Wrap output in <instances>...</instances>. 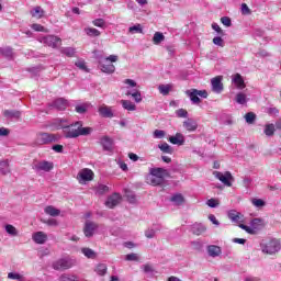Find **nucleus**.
I'll return each instance as SVG.
<instances>
[{
    "instance_id": "16",
    "label": "nucleus",
    "mask_w": 281,
    "mask_h": 281,
    "mask_svg": "<svg viewBox=\"0 0 281 281\" xmlns=\"http://www.w3.org/2000/svg\"><path fill=\"white\" fill-rule=\"evenodd\" d=\"M50 106L57 109V111H65V109L69 106V102L66 99L59 98L55 100Z\"/></svg>"
},
{
    "instance_id": "30",
    "label": "nucleus",
    "mask_w": 281,
    "mask_h": 281,
    "mask_svg": "<svg viewBox=\"0 0 281 281\" xmlns=\"http://www.w3.org/2000/svg\"><path fill=\"white\" fill-rule=\"evenodd\" d=\"M0 175H10V161L8 160L0 161Z\"/></svg>"
},
{
    "instance_id": "39",
    "label": "nucleus",
    "mask_w": 281,
    "mask_h": 281,
    "mask_svg": "<svg viewBox=\"0 0 281 281\" xmlns=\"http://www.w3.org/2000/svg\"><path fill=\"white\" fill-rule=\"evenodd\" d=\"M170 89H172V85H160L158 87V91L162 94V95H168V93H170Z\"/></svg>"
},
{
    "instance_id": "33",
    "label": "nucleus",
    "mask_w": 281,
    "mask_h": 281,
    "mask_svg": "<svg viewBox=\"0 0 281 281\" xmlns=\"http://www.w3.org/2000/svg\"><path fill=\"white\" fill-rule=\"evenodd\" d=\"M166 41V36L161 32H156L153 37L154 45H159L160 43H164Z\"/></svg>"
},
{
    "instance_id": "57",
    "label": "nucleus",
    "mask_w": 281,
    "mask_h": 281,
    "mask_svg": "<svg viewBox=\"0 0 281 281\" xmlns=\"http://www.w3.org/2000/svg\"><path fill=\"white\" fill-rule=\"evenodd\" d=\"M43 223H45V225H49L50 227L58 226V221H56L54 218H49V220L43 221Z\"/></svg>"
},
{
    "instance_id": "27",
    "label": "nucleus",
    "mask_w": 281,
    "mask_h": 281,
    "mask_svg": "<svg viewBox=\"0 0 281 281\" xmlns=\"http://www.w3.org/2000/svg\"><path fill=\"white\" fill-rule=\"evenodd\" d=\"M45 214L48 216H60V210L56 209V206L48 205L44 209Z\"/></svg>"
},
{
    "instance_id": "47",
    "label": "nucleus",
    "mask_w": 281,
    "mask_h": 281,
    "mask_svg": "<svg viewBox=\"0 0 281 281\" xmlns=\"http://www.w3.org/2000/svg\"><path fill=\"white\" fill-rule=\"evenodd\" d=\"M81 252L83 254V256H86V258H94L95 257V251H93V249H91V248H82Z\"/></svg>"
},
{
    "instance_id": "21",
    "label": "nucleus",
    "mask_w": 281,
    "mask_h": 281,
    "mask_svg": "<svg viewBox=\"0 0 281 281\" xmlns=\"http://www.w3.org/2000/svg\"><path fill=\"white\" fill-rule=\"evenodd\" d=\"M207 254L211 256V258H218V256L223 254V250L216 245H210L207 246Z\"/></svg>"
},
{
    "instance_id": "5",
    "label": "nucleus",
    "mask_w": 281,
    "mask_h": 281,
    "mask_svg": "<svg viewBox=\"0 0 281 281\" xmlns=\"http://www.w3.org/2000/svg\"><path fill=\"white\" fill-rule=\"evenodd\" d=\"M238 227H240V229H244V232H246L247 234H258V232H260V229H262V220L260 218H254L250 222V226H247L245 224H239Z\"/></svg>"
},
{
    "instance_id": "40",
    "label": "nucleus",
    "mask_w": 281,
    "mask_h": 281,
    "mask_svg": "<svg viewBox=\"0 0 281 281\" xmlns=\"http://www.w3.org/2000/svg\"><path fill=\"white\" fill-rule=\"evenodd\" d=\"M158 148L161 150V153H166L167 155H172V148L168 145V143L159 144Z\"/></svg>"
},
{
    "instance_id": "23",
    "label": "nucleus",
    "mask_w": 281,
    "mask_h": 281,
    "mask_svg": "<svg viewBox=\"0 0 281 281\" xmlns=\"http://www.w3.org/2000/svg\"><path fill=\"white\" fill-rule=\"evenodd\" d=\"M140 269L144 273H146V276H148V278H154L155 273H157V271H155V267H153V263H145L140 267Z\"/></svg>"
},
{
    "instance_id": "49",
    "label": "nucleus",
    "mask_w": 281,
    "mask_h": 281,
    "mask_svg": "<svg viewBox=\"0 0 281 281\" xmlns=\"http://www.w3.org/2000/svg\"><path fill=\"white\" fill-rule=\"evenodd\" d=\"M251 203H252V205H254L255 207H265V205H267V203L265 202V200H262V199H256V198H254V199L251 200Z\"/></svg>"
},
{
    "instance_id": "11",
    "label": "nucleus",
    "mask_w": 281,
    "mask_h": 281,
    "mask_svg": "<svg viewBox=\"0 0 281 281\" xmlns=\"http://www.w3.org/2000/svg\"><path fill=\"white\" fill-rule=\"evenodd\" d=\"M97 229H98V225L95 224V222L87 221L83 227V234L86 238L93 237V234H95Z\"/></svg>"
},
{
    "instance_id": "36",
    "label": "nucleus",
    "mask_w": 281,
    "mask_h": 281,
    "mask_svg": "<svg viewBox=\"0 0 281 281\" xmlns=\"http://www.w3.org/2000/svg\"><path fill=\"white\" fill-rule=\"evenodd\" d=\"M247 94H245L244 92H239L235 97V102H237V104H247Z\"/></svg>"
},
{
    "instance_id": "50",
    "label": "nucleus",
    "mask_w": 281,
    "mask_h": 281,
    "mask_svg": "<svg viewBox=\"0 0 281 281\" xmlns=\"http://www.w3.org/2000/svg\"><path fill=\"white\" fill-rule=\"evenodd\" d=\"M76 67H78V69H81V71H87L89 72V69L87 68V63H85V60H78L75 63Z\"/></svg>"
},
{
    "instance_id": "52",
    "label": "nucleus",
    "mask_w": 281,
    "mask_h": 281,
    "mask_svg": "<svg viewBox=\"0 0 281 281\" xmlns=\"http://www.w3.org/2000/svg\"><path fill=\"white\" fill-rule=\"evenodd\" d=\"M267 113L268 115H271V117H278L280 110H278V108H268Z\"/></svg>"
},
{
    "instance_id": "32",
    "label": "nucleus",
    "mask_w": 281,
    "mask_h": 281,
    "mask_svg": "<svg viewBox=\"0 0 281 281\" xmlns=\"http://www.w3.org/2000/svg\"><path fill=\"white\" fill-rule=\"evenodd\" d=\"M0 54H2V56H4V58H8L9 60H12V58H14V53L10 47L0 48Z\"/></svg>"
},
{
    "instance_id": "46",
    "label": "nucleus",
    "mask_w": 281,
    "mask_h": 281,
    "mask_svg": "<svg viewBox=\"0 0 281 281\" xmlns=\"http://www.w3.org/2000/svg\"><path fill=\"white\" fill-rule=\"evenodd\" d=\"M92 24L94 25V27H106V21H104V19H95L92 21Z\"/></svg>"
},
{
    "instance_id": "56",
    "label": "nucleus",
    "mask_w": 281,
    "mask_h": 281,
    "mask_svg": "<svg viewBox=\"0 0 281 281\" xmlns=\"http://www.w3.org/2000/svg\"><path fill=\"white\" fill-rule=\"evenodd\" d=\"M8 278L9 280H23V276L14 272H9Z\"/></svg>"
},
{
    "instance_id": "24",
    "label": "nucleus",
    "mask_w": 281,
    "mask_h": 281,
    "mask_svg": "<svg viewBox=\"0 0 281 281\" xmlns=\"http://www.w3.org/2000/svg\"><path fill=\"white\" fill-rule=\"evenodd\" d=\"M101 146L103 147V150H113V139L109 136L102 137Z\"/></svg>"
},
{
    "instance_id": "34",
    "label": "nucleus",
    "mask_w": 281,
    "mask_h": 281,
    "mask_svg": "<svg viewBox=\"0 0 281 281\" xmlns=\"http://www.w3.org/2000/svg\"><path fill=\"white\" fill-rule=\"evenodd\" d=\"M121 104L125 111H136L137 106L128 100H121Z\"/></svg>"
},
{
    "instance_id": "3",
    "label": "nucleus",
    "mask_w": 281,
    "mask_h": 281,
    "mask_svg": "<svg viewBox=\"0 0 281 281\" xmlns=\"http://www.w3.org/2000/svg\"><path fill=\"white\" fill-rule=\"evenodd\" d=\"M168 175V169L151 168L149 171V176H147V183H149V186H162Z\"/></svg>"
},
{
    "instance_id": "44",
    "label": "nucleus",
    "mask_w": 281,
    "mask_h": 281,
    "mask_svg": "<svg viewBox=\"0 0 281 281\" xmlns=\"http://www.w3.org/2000/svg\"><path fill=\"white\" fill-rule=\"evenodd\" d=\"M5 232L7 234H10V236H19V232L16 231V227L12 226L11 224L5 225Z\"/></svg>"
},
{
    "instance_id": "2",
    "label": "nucleus",
    "mask_w": 281,
    "mask_h": 281,
    "mask_svg": "<svg viewBox=\"0 0 281 281\" xmlns=\"http://www.w3.org/2000/svg\"><path fill=\"white\" fill-rule=\"evenodd\" d=\"M260 250L267 256H276L281 251V240L278 238L262 240L260 243Z\"/></svg>"
},
{
    "instance_id": "29",
    "label": "nucleus",
    "mask_w": 281,
    "mask_h": 281,
    "mask_svg": "<svg viewBox=\"0 0 281 281\" xmlns=\"http://www.w3.org/2000/svg\"><path fill=\"white\" fill-rule=\"evenodd\" d=\"M171 203L176 205H183L186 199L181 193H176L170 198Z\"/></svg>"
},
{
    "instance_id": "19",
    "label": "nucleus",
    "mask_w": 281,
    "mask_h": 281,
    "mask_svg": "<svg viewBox=\"0 0 281 281\" xmlns=\"http://www.w3.org/2000/svg\"><path fill=\"white\" fill-rule=\"evenodd\" d=\"M228 218L233 223H243L244 215H243V213H240V212H238L236 210H231L228 212Z\"/></svg>"
},
{
    "instance_id": "4",
    "label": "nucleus",
    "mask_w": 281,
    "mask_h": 281,
    "mask_svg": "<svg viewBox=\"0 0 281 281\" xmlns=\"http://www.w3.org/2000/svg\"><path fill=\"white\" fill-rule=\"evenodd\" d=\"M76 259L70 257H65L57 259L53 262L52 267L55 271H67V269H71V267H76Z\"/></svg>"
},
{
    "instance_id": "20",
    "label": "nucleus",
    "mask_w": 281,
    "mask_h": 281,
    "mask_svg": "<svg viewBox=\"0 0 281 281\" xmlns=\"http://www.w3.org/2000/svg\"><path fill=\"white\" fill-rule=\"evenodd\" d=\"M206 231H207V227H205V225L201 223H195L191 226V232L195 236H201V234H205Z\"/></svg>"
},
{
    "instance_id": "64",
    "label": "nucleus",
    "mask_w": 281,
    "mask_h": 281,
    "mask_svg": "<svg viewBox=\"0 0 281 281\" xmlns=\"http://www.w3.org/2000/svg\"><path fill=\"white\" fill-rule=\"evenodd\" d=\"M76 112L80 113V114L87 113V105H77L76 106Z\"/></svg>"
},
{
    "instance_id": "12",
    "label": "nucleus",
    "mask_w": 281,
    "mask_h": 281,
    "mask_svg": "<svg viewBox=\"0 0 281 281\" xmlns=\"http://www.w3.org/2000/svg\"><path fill=\"white\" fill-rule=\"evenodd\" d=\"M211 86H212V91L214 93H222L223 92V77L217 76L211 79Z\"/></svg>"
},
{
    "instance_id": "26",
    "label": "nucleus",
    "mask_w": 281,
    "mask_h": 281,
    "mask_svg": "<svg viewBox=\"0 0 281 281\" xmlns=\"http://www.w3.org/2000/svg\"><path fill=\"white\" fill-rule=\"evenodd\" d=\"M3 115L8 120H19V117H21V113L16 110H5Z\"/></svg>"
},
{
    "instance_id": "59",
    "label": "nucleus",
    "mask_w": 281,
    "mask_h": 281,
    "mask_svg": "<svg viewBox=\"0 0 281 281\" xmlns=\"http://www.w3.org/2000/svg\"><path fill=\"white\" fill-rule=\"evenodd\" d=\"M241 14H244V15L251 14V9H249L247 3L241 4Z\"/></svg>"
},
{
    "instance_id": "37",
    "label": "nucleus",
    "mask_w": 281,
    "mask_h": 281,
    "mask_svg": "<svg viewBox=\"0 0 281 281\" xmlns=\"http://www.w3.org/2000/svg\"><path fill=\"white\" fill-rule=\"evenodd\" d=\"M83 32L87 34V36L97 37L100 36V31L98 29L93 27H86Z\"/></svg>"
},
{
    "instance_id": "8",
    "label": "nucleus",
    "mask_w": 281,
    "mask_h": 281,
    "mask_svg": "<svg viewBox=\"0 0 281 281\" xmlns=\"http://www.w3.org/2000/svg\"><path fill=\"white\" fill-rule=\"evenodd\" d=\"M33 170H35V172H49L54 170V162L47 160L34 162Z\"/></svg>"
},
{
    "instance_id": "58",
    "label": "nucleus",
    "mask_w": 281,
    "mask_h": 281,
    "mask_svg": "<svg viewBox=\"0 0 281 281\" xmlns=\"http://www.w3.org/2000/svg\"><path fill=\"white\" fill-rule=\"evenodd\" d=\"M126 199L128 203H137V198L131 192L126 193Z\"/></svg>"
},
{
    "instance_id": "60",
    "label": "nucleus",
    "mask_w": 281,
    "mask_h": 281,
    "mask_svg": "<svg viewBox=\"0 0 281 281\" xmlns=\"http://www.w3.org/2000/svg\"><path fill=\"white\" fill-rule=\"evenodd\" d=\"M176 115H178V117H188V111L184 109H179L176 111Z\"/></svg>"
},
{
    "instance_id": "22",
    "label": "nucleus",
    "mask_w": 281,
    "mask_h": 281,
    "mask_svg": "<svg viewBox=\"0 0 281 281\" xmlns=\"http://www.w3.org/2000/svg\"><path fill=\"white\" fill-rule=\"evenodd\" d=\"M186 95H188V98H190L192 104L201 103V99L199 98V94H196V89L187 90Z\"/></svg>"
},
{
    "instance_id": "28",
    "label": "nucleus",
    "mask_w": 281,
    "mask_h": 281,
    "mask_svg": "<svg viewBox=\"0 0 281 281\" xmlns=\"http://www.w3.org/2000/svg\"><path fill=\"white\" fill-rule=\"evenodd\" d=\"M233 82L236 85L237 89H245V79L240 74H236L233 78Z\"/></svg>"
},
{
    "instance_id": "55",
    "label": "nucleus",
    "mask_w": 281,
    "mask_h": 281,
    "mask_svg": "<svg viewBox=\"0 0 281 281\" xmlns=\"http://www.w3.org/2000/svg\"><path fill=\"white\" fill-rule=\"evenodd\" d=\"M221 23H223L225 27H232V19L229 16H222Z\"/></svg>"
},
{
    "instance_id": "63",
    "label": "nucleus",
    "mask_w": 281,
    "mask_h": 281,
    "mask_svg": "<svg viewBox=\"0 0 281 281\" xmlns=\"http://www.w3.org/2000/svg\"><path fill=\"white\" fill-rule=\"evenodd\" d=\"M156 232L153 228H148L147 231H145V236L146 238H153L155 236Z\"/></svg>"
},
{
    "instance_id": "61",
    "label": "nucleus",
    "mask_w": 281,
    "mask_h": 281,
    "mask_svg": "<svg viewBox=\"0 0 281 281\" xmlns=\"http://www.w3.org/2000/svg\"><path fill=\"white\" fill-rule=\"evenodd\" d=\"M206 205H209V207H218V201L216 199H210L207 200Z\"/></svg>"
},
{
    "instance_id": "54",
    "label": "nucleus",
    "mask_w": 281,
    "mask_h": 281,
    "mask_svg": "<svg viewBox=\"0 0 281 281\" xmlns=\"http://www.w3.org/2000/svg\"><path fill=\"white\" fill-rule=\"evenodd\" d=\"M213 44L217 45L218 47H225V41H223L221 36L214 37Z\"/></svg>"
},
{
    "instance_id": "25",
    "label": "nucleus",
    "mask_w": 281,
    "mask_h": 281,
    "mask_svg": "<svg viewBox=\"0 0 281 281\" xmlns=\"http://www.w3.org/2000/svg\"><path fill=\"white\" fill-rule=\"evenodd\" d=\"M99 115H101V117H113V110H111L110 106L101 105L99 108Z\"/></svg>"
},
{
    "instance_id": "41",
    "label": "nucleus",
    "mask_w": 281,
    "mask_h": 281,
    "mask_svg": "<svg viewBox=\"0 0 281 281\" xmlns=\"http://www.w3.org/2000/svg\"><path fill=\"white\" fill-rule=\"evenodd\" d=\"M126 95H132V98L135 100L137 104L142 102V93L137 90L134 92L127 91Z\"/></svg>"
},
{
    "instance_id": "15",
    "label": "nucleus",
    "mask_w": 281,
    "mask_h": 281,
    "mask_svg": "<svg viewBox=\"0 0 281 281\" xmlns=\"http://www.w3.org/2000/svg\"><path fill=\"white\" fill-rule=\"evenodd\" d=\"M99 67L103 74H115V65L106 61V59L101 61Z\"/></svg>"
},
{
    "instance_id": "43",
    "label": "nucleus",
    "mask_w": 281,
    "mask_h": 281,
    "mask_svg": "<svg viewBox=\"0 0 281 281\" xmlns=\"http://www.w3.org/2000/svg\"><path fill=\"white\" fill-rule=\"evenodd\" d=\"M144 30L142 29V24H136L128 29L130 34H142Z\"/></svg>"
},
{
    "instance_id": "35",
    "label": "nucleus",
    "mask_w": 281,
    "mask_h": 281,
    "mask_svg": "<svg viewBox=\"0 0 281 281\" xmlns=\"http://www.w3.org/2000/svg\"><path fill=\"white\" fill-rule=\"evenodd\" d=\"M32 16H34L35 19H43V15L45 14V11L43 10V8L41 7H35L32 11H31Z\"/></svg>"
},
{
    "instance_id": "1",
    "label": "nucleus",
    "mask_w": 281,
    "mask_h": 281,
    "mask_svg": "<svg viewBox=\"0 0 281 281\" xmlns=\"http://www.w3.org/2000/svg\"><path fill=\"white\" fill-rule=\"evenodd\" d=\"M52 126H54L57 131L63 130L65 137L68 139H75L76 137H80V135L87 136L93 133V128L82 127V122L80 121L69 125L67 124V120L56 119L53 121Z\"/></svg>"
},
{
    "instance_id": "42",
    "label": "nucleus",
    "mask_w": 281,
    "mask_h": 281,
    "mask_svg": "<svg viewBox=\"0 0 281 281\" xmlns=\"http://www.w3.org/2000/svg\"><path fill=\"white\" fill-rule=\"evenodd\" d=\"M106 265L99 263L95 268V273H98V276H106Z\"/></svg>"
},
{
    "instance_id": "9",
    "label": "nucleus",
    "mask_w": 281,
    "mask_h": 281,
    "mask_svg": "<svg viewBox=\"0 0 281 281\" xmlns=\"http://www.w3.org/2000/svg\"><path fill=\"white\" fill-rule=\"evenodd\" d=\"M41 43H44V45H47L48 47L56 49V47H58L60 43H63V40L55 35H47L42 38Z\"/></svg>"
},
{
    "instance_id": "31",
    "label": "nucleus",
    "mask_w": 281,
    "mask_h": 281,
    "mask_svg": "<svg viewBox=\"0 0 281 281\" xmlns=\"http://www.w3.org/2000/svg\"><path fill=\"white\" fill-rule=\"evenodd\" d=\"M263 133L265 135H267V137H273V135L276 134V125L273 123L267 124L265 126Z\"/></svg>"
},
{
    "instance_id": "14",
    "label": "nucleus",
    "mask_w": 281,
    "mask_h": 281,
    "mask_svg": "<svg viewBox=\"0 0 281 281\" xmlns=\"http://www.w3.org/2000/svg\"><path fill=\"white\" fill-rule=\"evenodd\" d=\"M183 128H186V131H188L189 133H194V131H196V128H199V123H196V121H194V119H187L183 123H182Z\"/></svg>"
},
{
    "instance_id": "13",
    "label": "nucleus",
    "mask_w": 281,
    "mask_h": 281,
    "mask_svg": "<svg viewBox=\"0 0 281 281\" xmlns=\"http://www.w3.org/2000/svg\"><path fill=\"white\" fill-rule=\"evenodd\" d=\"M122 201V195L120 193H113L110 195L105 202L106 207H110V210H113L116 205H120V202Z\"/></svg>"
},
{
    "instance_id": "62",
    "label": "nucleus",
    "mask_w": 281,
    "mask_h": 281,
    "mask_svg": "<svg viewBox=\"0 0 281 281\" xmlns=\"http://www.w3.org/2000/svg\"><path fill=\"white\" fill-rule=\"evenodd\" d=\"M32 30H34L35 32H45V26L41 25V24H32Z\"/></svg>"
},
{
    "instance_id": "6",
    "label": "nucleus",
    "mask_w": 281,
    "mask_h": 281,
    "mask_svg": "<svg viewBox=\"0 0 281 281\" xmlns=\"http://www.w3.org/2000/svg\"><path fill=\"white\" fill-rule=\"evenodd\" d=\"M56 142V135L50 133L40 132L36 134L35 145L36 146H45V144H52Z\"/></svg>"
},
{
    "instance_id": "18",
    "label": "nucleus",
    "mask_w": 281,
    "mask_h": 281,
    "mask_svg": "<svg viewBox=\"0 0 281 281\" xmlns=\"http://www.w3.org/2000/svg\"><path fill=\"white\" fill-rule=\"evenodd\" d=\"M170 144L177 146H183L186 144V137L181 133H177L175 136L169 137Z\"/></svg>"
},
{
    "instance_id": "10",
    "label": "nucleus",
    "mask_w": 281,
    "mask_h": 281,
    "mask_svg": "<svg viewBox=\"0 0 281 281\" xmlns=\"http://www.w3.org/2000/svg\"><path fill=\"white\" fill-rule=\"evenodd\" d=\"M77 179L79 183H87V181H93V171L89 168L81 169L77 175Z\"/></svg>"
},
{
    "instance_id": "48",
    "label": "nucleus",
    "mask_w": 281,
    "mask_h": 281,
    "mask_svg": "<svg viewBox=\"0 0 281 281\" xmlns=\"http://www.w3.org/2000/svg\"><path fill=\"white\" fill-rule=\"evenodd\" d=\"M245 120H246L247 124H254V122H256V113H254V112L246 113Z\"/></svg>"
},
{
    "instance_id": "53",
    "label": "nucleus",
    "mask_w": 281,
    "mask_h": 281,
    "mask_svg": "<svg viewBox=\"0 0 281 281\" xmlns=\"http://www.w3.org/2000/svg\"><path fill=\"white\" fill-rule=\"evenodd\" d=\"M155 139H164L166 137V132L164 130H156L154 132Z\"/></svg>"
},
{
    "instance_id": "38",
    "label": "nucleus",
    "mask_w": 281,
    "mask_h": 281,
    "mask_svg": "<svg viewBox=\"0 0 281 281\" xmlns=\"http://www.w3.org/2000/svg\"><path fill=\"white\" fill-rule=\"evenodd\" d=\"M60 52L63 54H65V56H68V58H74L75 54H76V48L74 47H64L60 49Z\"/></svg>"
},
{
    "instance_id": "45",
    "label": "nucleus",
    "mask_w": 281,
    "mask_h": 281,
    "mask_svg": "<svg viewBox=\"0 0 281 281\" xmlns=\"http://www.w3.org/2000/svg\"><path fill=\"white\" fill-rule=\"evenodd\" d=\"M95 192L99 195L106 194V192H109V187L106 184H99L95 189Z\"/></svg>"
},
{
    "instance_id": "7",
    "label": "nucleus",
    "mask_w": 281,
    "mask_h": 281,
    "mask_svg": "<svg viewBox=\"0 0 281 281\" xmlns=\"http://www.w3.org/2000/svg\"><path fill=\"white\" fill-rule=\"evenodd\" d=\"M213 175L215 176V179H218V181H221L227 188H232V181H234V176H232V172L225 171L223 173L221 171H213Z\"/></svg>"
},
{
    "instance_id": "51",
    "label": "nucleus",
    "mask_w": 281,
    "mask_h": 281,
    "mask_svg": "<svg viewBox=\"0 0 281 281\" xmlns=\"http://www.w3.org/2000/svg\"><path fill=\"white\" fill-rule=\"evenodd\" d=\"M125 260H127L128 262H137V260H139V257L137 256V254L132 252L125 256Z\"/></svg>"
},
{
    "instance_id": "17",
    "label": "nucleus",
    "mask_w": 281,
    "mask_h": 281,
    "mask_svg": "<svg viewBox=\"0 0 281 281\" xmlns=\"http://www.w3.org/2000/svg\"><path fill=\"white\" fill-rule=\"evenodd\" d=\"M32 238L36 245H45V243H47V234L44 232L34 233Z\"/></svg>"
}]
</instances>
